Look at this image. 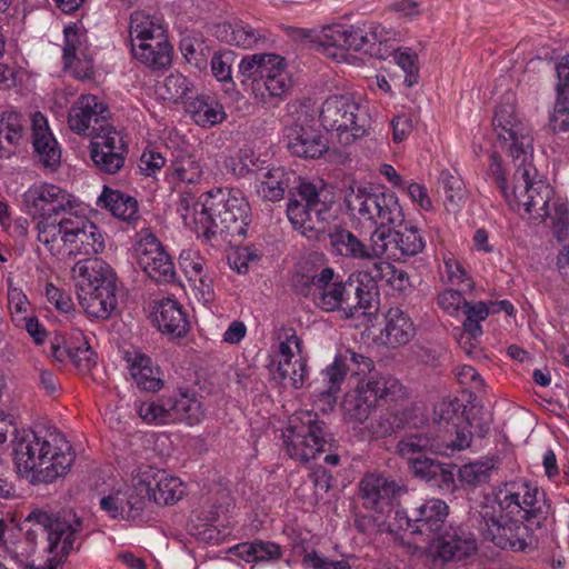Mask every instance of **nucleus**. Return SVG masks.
Here are the masks:
<instances>
[{
	"mask_svg": "<svg viewBox=\"0 0 569 569\" xmlns=\"http://www.w3.org/2000/svg\"><path fill=\"white\" fill-rule=\"evenodd\" d=\"M470 520L486 540L511 551H525L535 543V530L547 531L556 522L551 499L526 479L507 481L493 497L485 496L471 508Z\"/></svg>",
	"mask_w": 569,
	"mask_h": 569,
	"instance_id": "f257e3e1",
	"label": "nucleus"
},
{
	"mask_svg": "<svg viewBox=\"0 0 569 569\" xmlns=\"http://www.w3.org/2000/svg\"><path fill=\"white\" fill-rule=\"evenodd\" d=\"M492 127L499 144L512 158L516 169L512 188L509 191L501 161L496 153H492L490 156L489 173L495 184L511 206L515 207L520 203L526 206V210L542 214L540 210H542L541 207L547 203L548 197L551 194V187L538 174L531 162L533 138L529 124L518 117L512 103L505 102L496 107ZM543 214L546 213L543 212Z\"/></svg>",
	"mask_w": 569,
	"mask_h": 569,
	"instance_id": "f03ea898",
	"label": "nucleus"
},
{
	"mask_svg": "<svg viewBox=\"0 0 569 569\" xmlns=\"http://www.w3.org/2000/svg\"><path fill=\"white\" fill-rule=\"evenodd\" d=\"M297 199L288 202L287 214L293 228L309 239H319L328 232L331 248L340 256L358 259L372 260L379 257L373 251V242L367 247L351 231L329 227L332 213L330 200L323 186L309 181H301L297 188Z\"/></svg>",
	"mask_w": 569,
	"mask_h": 569,
	"instance_id": "7ed1b4c3",
	"label": "nucleus"
},
{
	"mask_svg": "<svg viewBox=\"0 0 569 569\" xmlns=\"http://www.w3.org/2000/svg\"><path fill=\"white\" fill-rule=\"evenodd\" d=\"M13 462L33 482L51 483L67 473L74 461L69 441L57 430L17 431L12 440Z\"/></svg>",
	"mask_w": 569,
	"mask_h": 569,
	"instance_id": "20e7f679",
	"label": "nucleus"
},
{
	"mask_svg": "<svg viewBox=\"0 0 569 569\" xmlns=\"http://www.w3.org/2000/svg\"><path fill=\"white\" fill-rule=\"evenodd\" d=\"M202 197L200 222L207 240L220 236L232 242L237 237L246 236L251 209L240 190L214 188Z\"/></svg>",
	"mask_w": 569,
	"mask_h": 569,
	"instance_id": "39448f33",
	"label": "nucleus"
},
{
	"mask_svg": "<svg viewBox=\"0 0 569 569\" xmlns=\"http://www.w3.org/2000/svg\"><path fill=\"white\" fill-rule=\"evenodd\" d=\"M60 223L50 222L43 228L41 242L59 259L77 256H96L104 250V236L97 224L74 210Z\"/></svg>",
	"mask_w": 569,
	"mask_h": 569,
	"instance_id": "423d86ee",
	"label": "nucleus"
},
{
	"mask_svg": "<svg viewBox=\"0 0 569 569\" xmlns=\"http://www.w3.org/2000/svg\"><path fill=\"white\" fill-rule=\"evenodd\" d=\"M345 203L348 212L359 221L387 229L403 221L402 208L395 192L372 186L350 187Z\"/></svg>",
	"mask_w": 569,
	"mask_h": 569,
	"instance_id": "0eeeda50",
	"label": "nucleus"
},
{
	"mask_svg": "<svg viewBox=\"0 0 569 569\" xmlns=\"http://www.w3.org/2000/svg\"><path fill=\"white\" fill-rule=\"evenodd\" d=\"M319 120L327 131L336 132L341 146H350L363 138L370 127L367 110L351 93L328 97L321 106Z\"/></svg>",
	"mask_w": 569,
	"mask_h": 569,
	"instance_id": "6e6552de",
	"label": "nucleus"
},
{
	"mask_svg": "<svg viewBox=\"0 0 569 569\" xmlns=\"http://www.w3.org/2000/svg\"><path fill=\"white\" fill-rule=\"evenodd\" d=\"M239 72L251 80L254 98L267 103L272 98H282L291 87L284 59L274 53H254L246 56L239 63Z\"/></svg>",
	"mask_w": 569,
	"mask_h": 569,
	"instance_id": "1a4fd4ad",
	"label": "nucleus"
},
{
	"mask_svg": "<svg viewBox=\"0 0 569 569\" xmlns=\"http://www.w3.org/2000/svg\"><path fill=\"white\" fill-rule=\"evenodd\" d=\"M330 432L317 413L311 411L297 412L290 420L283 443L288 455L300 462H308L326 451L330 446Z\"/></svg>",
	"mask_w": 569,
	"mask_h": 569,
	"instance_id": "9d476101",
	"label": "nucleus"
},
{
	"mask_svg": "<svg viewBox=\"0 0 569 569\" xmlns=\"http://www.w3.org/2000/svg\"><path fill=\"white\" fill-rule=\"evenodd\" d=\"M27 210L38 216L36 229L38 240L42 239L43 228L50 222H59L74 210L76 199L57 184L41 182L29 187L22 194Z\"/></svg>",
	"mask_w": 569,
	"mask_h": 569,
	"instance_id": "9b49d317",
	"label": "nucleus"
},
{
	"mask_svg": "<svg viewBox=\"0 0 569 569\" xmlns=\"http://www.w3.org/2000/svg\"><path fill=\"white\" fill-rule=\"evenodd\" d=\"M31 518L42 526H51L46 547L50 557L41 566H36L32 561L24 569H59L74 549V542L82 531V519L72 511L64 512L61 516H46L37 512Z\"/></svg>",
	"mask_w": 569,
	"mask_h": 569,
	"instance_id": "f8f14e48",
	"label": "nucleus"
},
{
	"mask_svg": "<svg viewBox=\"0 0 569 569\" xmlns=\"http://www.w3.org/2000/svg\"><path fill=\"white\" fill-rule=\"evenodd\" d=\"M382 31L380 26H371L368 31L347 24L326 26L317 34V48L327 57L339 59L347 50L367 51L368 44L382 40Z\"/></svg>",
	"mask_w": 569,
	"mask_h": 569,
	"instance_id": "ddd939ff",
	"label": "nucleus"
},
{
	"mask_svg": "<svg viewBox=\"0 0 569 569\" xmlns=\"http://www.w3.org/2000/svg\"><path fill=\"white\" fill-rule=\"evenodd\" d=\"M478 543L475 533L465 525L446 526L429 542L426 553L435 562H459L475 556Z\"/></svg>",
	"mask_w": 569,
	"mask_h": 569,
	"instance_id": "4468645a",
	"label": "nucleus"
},
{
	"mask_svg": "<svg viewBox=\"0 0 569 569\" xmlns=\"http://www.w3.org/2000/svg\"><path fill=\"white\" fill-rule=\"evenodd\" d=\"M43 513L46 516H61L63 512H48L42 509H33L24 520V523H32V526L28 529H23L22 527L12 530L7 537L3 533H0V540L2 542V547L4 552L13 560L21 569L28 567L33 560L32 556L34 555L39 538L47 533V538L51 531V526H42L37 522L36 519H32L31 516L33 513Z\"/></svg>",
	"mask_w": 569,
	"mask_h": 569,
	"instance_id": "2eb2a0df",
	"label": "nucleus"
},
{
	"mask_svg": "<svg viewBox=\"0 0 569 569\" xmlns=\"http://www.w3.org/2000/svg\"><path fill=\"white\" fill-rule=\"evenodd\" d=\"M110 110L94 94H82L71 106L68 113L69 128L83 137L93 139L108 129H114L109 124Z\"/></svg>",
	"mask_w": 569,
	"mask_h": 569,
	"instance_id": "dca6fc26",
	"label": "nucleus"
},
{
	"mask_svg": "<svg viewBox=\"0 0 569 569\" xmlns=\"http://www.w3.org/2000/svg\"><path fill=\"white\" fill-rule=\"evenodd\" d=\"M134 252L138 266L150 279L158 283L174 280L176 268L172 258L153 233L142 231Z\"/></svg>",
	"mask_w": 569,
	"mask_h": 569,
	"instance_id": "f3484780",
	"label": "nucleus"
},
{
	"mask_svg": "<svg viewBox=\"0 0 569 569\" xmlns=\"http://www.w3.org/2000/svg\"><path fill=\"white\" fill-rule=\"evenodd\" d=\"M132 481L147 489V503L152 498L157 505H173L183 495V485L179 478L148 465L132 471Z\"/></svg>",
	"mask_w": 569,
	"mask_h": 569,
	"instance_id": "a211bd4d",
	"label": "nucleus"
},
{
	"mask_svg": "<svg viewBox=\"0 0 569 569\" xmlns=\"http://www.w3.org/2000/svg\"><path fill=\"white\" fill-rule=\"evenodd\" d=\"M407 492L398 481L377 473H366L359 482V495L366 509L390 517L393 499Z\"/></svg>",
	"mask_w": 569,
	"mask_h": 569,
	"instance_id": "6ab92c4d",
	"label": "nucleus"
},
{
	"mask_svg": "<svg viewBox=\"0 0 569 569\" xmlns=\"http://www.w3.org/2000/svg\"><path fill=\"white\" fill-rule=\"evenodd\" d=\"M63 66L71 74L80 80L93 76V59L87 31L77 24L68 26L63 30Z\"/></svg>",
	"mask_w": 569,
	"mask_h": 569,
	"instance_id": "aec40b11",
	"label": "nucleus"
},
{
	"mask_svg": "<svg viewBox=\"0 0 569 569\" xmlns=\"http://www.w3.org/2000/svg\"><path fill=\"white\" fill-rule=\"evenodd\" d=\"M128 147L119 131L108 129L90 141V157L104 173L114 174L124 164Z\"/></svg>",
	"mask_w": 569,
	"mask_h": 569,
	"instance_id": "412c9836",
	"label": "nucleus"
},
{
	"mask_svg": "<svg viewBox=\"0 0 569 569\" xmlns=\"http://www.w3.org/2000/svg\"><path fill=\"white\" fill-rule=\"evenodd\" d=\"M333 270L323 268L319 273L312 276L299 289L305 296H312L315 305L325 311H336L341 307L346 281H332Z\"/></svg>",
	"mask_w": 569,
	"mask_h": 569,
	"instance_id": "4be33fe9",
	"label": "nucleus"
},
{
	"mask_svg": "<svg viewBox=\"0 0 569 569\" xmlns=\"http://www.w3.org/2000/svg\"><path fill=\"white\" fill-rule=\"evenodd\" d=\"M449 506L441 499L431 498L409 510L407 525L413 527L411 535L437 536L446 526Z\"/></svg>",
	"mask_w": 569,
	"mask_h": 569,
	"instance_id": "5701e85b",
	"label": "nucleus"
},
{
	"mask_svg": "<svg viewBox=\"0 0 569 569\" xmlns=\"http://www.w3.org/2000/svg\"><path fill=\"white\" fill-rule=\"evenodd\" d=\"M377 302L378 289L368 283L367 279L361 278L359 271H357L347 279V287L339 310L347 318H352L357 315L371 313Z\"/></svg>",
	"mask_w": 569,
	"mask_h": 569,
	"instance_id": "b1692460",
	"label": "nucleus"
},
{
	"mask_svg": "<svg viewBox=\"0 0 569 569\" xmlns=\"http://www.w3.org/2000/svg\"><path fill=\"white\" fill-rule=\"evenodd\" d=\"M373 241V251L382 256L393 244L402 256H416L420 253L425 246V239L417 227H406L401 231L377 228L371 234Z\"/></svg>",
	"mask_w": 569,
	"mask_h": 569,
	"instance_id": "393cba45",
	"label": "nucleus"
},
{
	"mask_svg": "<svg viewBox=\"0 0 569 569\" xmlns=\"http://www.w3.org/2000/svg\"><path fill=\"white\" fill-rule=\"evenodd\" d=\"M72 274L78 280V290H84L88 287L118 290L116 272L101 259L79 260L72 268Z\"/></svg>",
	"mask_w": 569,
	"mask_h": 569,
	"instance_id": "a878e982",
	"label": "nucleus"
},
{
	"mask_svg": "<svg viewBox=\"0 0 569 569\" xmlns=\"http://www.w3.org/2000/svg\"><path fill=\"white\" fill-rule=\"evenodd\" d=\"M32 144L39 162L51 171H56L61 162V149L48 127L46 117L34 112L31 118Z\"/></svg>",
	"mask_w": 569,
	"mask_h": 569,
	"instance_id": "bb28decb",
	"label": "nucleus"
},
{
	"mask_svg": "<svg viewBox=\"0 0 569 569\" xmlns=\"http://www.w3.org/2000/svg\"><path fill=\"white\" fill-rule=\"evenodd\" d=\"M124 358L130 375L139 389L157 392L163 387L161 370L153 365L150 357L138 351H127Z\"/></svg>",
	"mask_w": 569,
	"mask_h": 569,
	"instance_id": "cd10ccee",
	"label": "nucleus"
},
{
	"mask_svg": "<svg viewBox=\"0 0 569 569\" xmlns=\"http://www.w3.org/2000/svg\"><path fill=\"white\" fill-rule=\"evenodd\" d=\"M553 197V189L551 188V194L548 197L547 203L541 207L542 210L540 212H545L546 214H538L537 212H531L526 210V206L523 204H516L515 207L511 206L509 201H506L509 208L513 211H517L521 217H527L528 219L542 222L547 218L551 220V228L553 231V234L558 240H565L569 237V211L568 207L559 201H555L550 206V201Z\"/></svg>",
	"mask_w": 569,
	"mask_h": 569,
	"instance_id": "c85d7f7f",
	"label": "nucleus"
},
{
	"mask_svg": "<svg viewBox=\"0 0 569 569\" xmlns=\"http://www.w3.org/2000/svg\"><path fill=\"white\" fill-rule=\"evenodd\" d=\"M289 151L300 158H319L328 150L325 136L312 127H296L288 133Z\"/></svg>",
	"mask_w": 569,
	"mask_h": 569,
	"instance_id": "c756f323",
	"label": "nucleus"
},
{
	"mask_svg": "<svg viewBox=\"0 0 569 569\" xmlns=\"http://www.w3.org/2000/svg\"><path fill=\"white\" fill-rule=\"evenodd\" d=\"M153 320L158 329L171 338L184 337L188 332L189 322L180 303L167 298L154 306Z\"/></svg>",
	"mask_w": 569,
	"mask_h": 569,
	"instance_id": "7c9ffc66",
	"label": "nucleus"
},
{
	"mask_svg": "<svg viewBox=\"0 0 569 569\" xmlns=\"http://www.w3.org/2000/svg\"><path fill=\"white\" fill-rule=\"evenodd\" d=\"M359 276L367 279L368 283L375 286L376 289L378 283H385L399 292H406L411 287L406 271L382 260H370L365 269L359 270Z\"/></svg>",
	"mask_w": 569,
	"mask_h": 569,
	"instance_id": "2f4dec72",
	"label": "nucleus"
},
{
	"mask_svg": "<svg viewBox=\"0 0 569 569\" xmlns=\"http://www.w3.org/2000/svg\"><path fill=\"white\" fill-rule=\"evenodd\" d=\"M172 420L186 422L189 426L199 425L206 417L203 403L197 392L180 389L171 395Z\"/></svg>",
	"mask_w": 569,
	"mask_h": 569,
	"instance_id": "473e14b6",
	"label": "nucleus"
},
{
	"mask_svg": "<svg viewBox=\"0 0 569 569\" xmlns=\"http://www.w3.org/2000/svg\"><path fill=\"white\" fill-rule=\"evenodd\" d=\"M357 387L368 396L369 402H373L377 406L381 400L395 401L403 396L402 385L390 375L373 373L367 379L359 381Z\"/></svg>",
	"mask_w": 569,
	"mask_h": 569,
	"instance_id": "72a5a7b5",
	"label": "nucleus"
},
{
	"mask_svg": "<svg viewBox=\"0 0 569 569\" xmlns=\"http://www.w3.org/2000/svg\"><path fill=\"white\" fill-rule=\"evenodd\" d=\"M79 303L88 316L108 319L117 308V290L84 288L78 290Z\"/></svg>",
	"mask_w": 569,
	"mask_h": 569,
	"instance_id": "f704fd0d",
	"label": "nucleus"
},
{
	"mask_svg": "<svg viewBox=\"0 0 569 569\" xmlns=\"http://www.w3.org/2000/svg\"><path fill=\"white\" fill-rule=\"evenodd\" d=\"M133 57L151 69L166 68L171 63V46L167 37L161 40L131 43Z\"/></svg>",
	"mask_w": 569,
	"mask_h": 569,
	"instance_id": "c9c22d12",
	"label": "nucleus"
},
{
	"mask_svg": "<svg viewBox=\"0 0 569 569\" xmlns=\"http://www.w3.org/2000/svg\"><path fill=\"white\" fill-rule=\"evenodd\" d=\"M52 355L59 361L68 357L82 371L90 370L96 363V353L81 332L73 335L71 340L66 342L63 347L53 346Z\"/></svg>",
	"mask_w": 569,
	"mask_h": 569,
	"instance_id": "e433bc0d",
	"label": "nucleus"
},
{
	"mask_svg": "<svg viewBox=\"0 0 569 569\" xmlns=\"http://www.w3.org/2000/svg\"><path fill=\"white\" fill-rule=\"evenodd\" d=\"M26 133L22 116L14 111L0 117V159L10 158L20 146Z\"/></svg>",
	"mask_w": 569,
	"mask_h": 569,
	"instance_id": "4c0bfd02",
	"label": "nucleus"
},
{
	"mask_svg": "<svg viewBox=\"0 0 569 569\" xmlns=\"http://www.w3.org/2000/svg\"><path fill=\"white\" fill-rule=\"evenodd\" d=\"M187 111L192 120L203 128L222 122L226 112L222 104L212 96L199 94L187 103Z\"/></svg>",
	"mask_w": 569,
	"mask_h": 569,
	"instance_id": "58836bf2",
	"label": "nucleus"
},
{
	"mask_svg": "<svg viewBox=\"0 0 569 569\" xmlns=\"http://www.w3.org/2000/svg\"><path fill=\"white\" fill-rule=\"evenodd\" d=\"M97 204L100 208L108 209L112 216L123 221L138 219V201L136 198L107 186L103 187L101 194L98 197Z\"/></svg>",
	"mask_w": 569,
	"mask_h": 569,
	"instance_id": "ea45409f",
	"label": "nucleus"
},
{
	"mask_svg": "<svg viewBox=\"0 0 569 569\" xmlns=\"http://www.w3.org/2000/svg\"><path fill=\"white\" fill-rule=\"evenodd\" d=\"M349 366H346L343 358L339 355L336 356L333 362L327 366L320 373L321 379L318 383L321 386L317 387L318 396L320 400H323L329 406L336 402V396L341 389V383L345 381Z\"/></svg>",
	"mask_w": 569,
	"mask_h": 569,
	"instance_id": "a19ab883",
	"label": "nucleus"
},
{
	"mask_svg": "<svg viewBox=\"0 0 569 569\" xmlns=\"http://www.w3.org/2000/svg\"><path fill=\"white\" fill-rule=\"evenodd\" d=\"M386 343L390 347L407 345L415 336L411 319L398 307L390 308L386 313Z\"/></svg>",
	"mask_w": 569,
	"mask_h": 569,
	"instance_id": "79ce46f5",
	"label": "nucleus"
},
{
	"mask_svg": "<svg viewBox=\"0 0 569 569\" xmlns=\"http://www.w3.org/2000/svg\"><path fill=\"white\" fill-rule=\"evenodd\" d=\"M443 446L437 442V436H430L423 432H415L403 436L396 447L397 453L407 459L409 465L421 457L427 451L439 455L443 452Z\"/></svg>",
	"mask_w": 569,
	"mask_h": 569,
	"instance_id": "37998d69",
	"label": "nucleus"
},
{
	"mask_svg": "<svg viewBox=\"0 0 569 569\" xmlns=\"http://www.w3.org/2000/svg\"><path fill=\"white\" fill-rule=\"evenodd\" d=\"M439 186L445 196L446 210L451 213L459 212L469 196L462 178L456 171L446 169L440 172Z\"/></svg>",
	"mask_w": 569,
	"mask_h": 569,
	"instance_id": "c03bdc74",
	"label": "nucleus"
},
{
	"mask_svg": "<svg viewBox=\"0 0 569 569\" xmlns=\"http://www.w3.org/2000/svg\"><path fill=\"white\" fill-rule=\"evenodd\" d=\"M259 184L257 186L258 194L268 201H279L283 198L286 190L289 188L290 177L283 168H271L260 170L257 174Z\"/></svg>",
	"mask_w": 569,
	"mask_h": 569,
	"instance_id": "a18cd8bd",
	"label": "nucleus"
},
{
	"mask_svg": "<svg viewBox=\"0 0 569 569\" xmlns=\"http://www.w3.org/2000/svg\"><path fill=\"white\" fill-rule=\"evenodd\" d=\"M129 34L131 43L149 40L159 41L161 38L167 37L161 20L143 11L131 13Z\"/></svg>",
	"mask_w": 569,
	"mask_h": 569,
	"instance_id": "49530a36",
	"label": "nucleus"
},
{
	"mask_svg": "<svg viewBox=\"0 0 569 569\" xmlns=\"http://www.w3.org/2000/svg\"><path fill=\"white\" fill-rule=\"evenodd\" d=\"M216 34L229 44L243 49H251L264 39L259 30L242 22L219 24L216 28Z\"/></svg>",
	"mask_w": 569,
	"mask_h": 569,
	"instance_id": "de8ad7c7",
	"label": "nucleus"
},
{
	"mask_svg": "<svg viewBox=\"0 0 569 569\" xmlns=\"http://www.w3.org/2000/svg\"><path fill=\"white\" fill-rule=\"evenodd\" d=\"M118 496L119 507H123V513L129 521H134L143 516L147 508V489L132 481V486L113 492Z\"/></svg>",
	"mask_w": 569,
	"mask_h": 569,
	"instance_id": "09e8293b",
	"label": "nucleus"
},
{
	"mask_svg": "<svg viewBox=\"0 0 569 569\" xmlns=\"http://www.w3.org/2000/svg\"><path fill=\"white\" fill-rule=\"evenodd\" d=\"M171 395L162 396L157 399H149L136 403V410L139 417L148 425H166L173 422Z\"/></svg>",
	"mask_w": 569,
	"mask_h": 569,
	"instance_id": "8fccbe9b",
	"label": "nucleus"
},
{
	"mask_svg": "<svg viewBox=\"0 0 569 569\" xmlns=\"http://www.w3.org/2000/svg\"><path fill=\"white\" fill-rule=\"evenodd\" d=\"M169 171L171 177L180 182L198 183L202 178V167L199 160L182 150L172 153Z\"/></svg>",
	"mask_w": 569,
	"mask_h": 569,
	"instance_id": "3c124183",
	"label": "nucleus"
},
{
	"mask_svg": "<svg viewBox=\"0 0 569 569\" xmlns=\"http://www.w3.org/2000/svg\"><path fill=\"white\" fill-rule=\"evenodd\" d=\"M472 441V432L468 429V427L459 426V423H453L452 427L447 428L443 435L437 436V442L443 446V452H439V455L450 456L455 451H460L470 447Z\"/></svg>",
	"mask_w": 569,
	"mask_h": 569,
	"instance_id": "603ef678",
	"label": "nucleus"
},
{
	"mask_svg": "<svg viewBox=\"0 0 569 569\" xmlns=\"http://www.w3.org/2000/svg\"><path fill=\"white\" fill-rule=\"evenodd\" d=\"M276 373L286 385L299 389L303 387L308 376L307 360L301 356L289 362L287 360H278Z\"/></svg>",
	"mask_w": 569,
	"mask_h": 569,
	"instance_id": "864d4df0",
	"label": "nucleus"
},
{
	"mask_svg": "<svg viewBox=\"0 0 569 569\" xmlns=\"http://www.w3.org/2000/svg\"><path fill=\"white\" fill-rule=\"evenodd\" d=\"M203 197L201 201L196 199V196L191 191H183L180 194L177 210L186 226L192 228L197 233L203 236V226L200 222V210Z\"/></svg>",
	"mask_w": 569,
	"mask_h": 569,
	"instance_id": "5fc2aeb1",
	"label": "nucleus"
},
{
	"mask_svg": "<svg viewBox=\"0 0 569 569\" xmlns=\"http://www.w3.org/2000/svg\"><path fill=\"white\" fill-rule=\"evenodd\" d=\"M462 311L466 319L462 323V329L467 331L465 337H481L482 327L481 322L487 319L490 313V307L487 302H466Z\"/></svg>",
	"mask_w": 569,
	"mask_h": 569,
	"instance_id": "6e6d98bb",
	"label": "nucleus"
},
{
	"mask_svg": "<svg viewBox=\"0 0 569 569\" xmlns=\"http://www.w3.org/2000/svg\"><path fill=\"white\" fill-rule=\"evenodd\" d=\"M493 465L488 461H475L460 467L458 477L463 486L476 487L490 479Z\"/></svg>",
	"mask_w": 569,
	"mask_h": 569,
	"instance_id": "4d7b16f0",
	"label": "nucleus"
},
{
	"mask_svg": "<svg viewBox=\"0 0 569 569\" xmlns=\"http://www.w3.org/2000/svg\"><path fill=\"white\" fill-rule=\"evenodd\" d=\"M393 61L405 72V83L412 87L419 80V66L417 53L411 48H398L392 52Z\"/></svg>",
	"mask_w": 569,
	"mask_h": 569,
	"instance_id": "13d9d810",
	"label": "nucleus"
},
{
	"mask_svg": "<svg viewBox=\"0 0 569 569\" xmlns=\"http://www.w3.org/2000/svg\"><path fill=\"white\" fill-rule=\"evenodd\" d=\"M376 407L377 405L369 402L368 396L361 392L358 387L355 395L345 401V409L349 419L359 423L365 422Z\"/></svg>",
	"mask_w": 569,
	"mask_h": 569,
	"instance_id": "bf43d9fd",
	"label": "nucleus"
},
{
	"mask_svg": "<svg viewBox=\"0 0 569 569\" xmlns=\"http://www.w3.org/2000/svg\"><path fill=\"white\" fill-rule=\"evenodd\" d=\"M0 226L13 239H23L28 234L29 220L24 217L11 218L7 202L0 201Z\"/></svg>",
	"mask_w": 569,
	"mask_h": 569,
	"instance_id": "052dcab7",
	"label": "nucleus"
},
{
	"mask_svg": "<svg viewBox=\"0 0 569 569\" xmlns=\"http://www.w3.org/2000/svg\"><path fill=\"white\" fill-rule=\"evenodd\" d=\"M29 301L23 291L13 287L12 281L8 280V308L11 312L12 321L20 326L29 310Z\"/></svg>",
	"mask_w": 569,
	"mask_h": 569,
	"instance_id": "680f3d73",
	"label": "nucleus"
},
{
	"mask_svg": "<svg viewBox=\"0 0 569 569\" xmlns=\"http://www.w3.org/2000/svg\"><path fill=\"white\" fill-rule=\"evenodd\" d=\"M184 59L194 67L202 69L207 66L203 42L198 38L186 37L180 42ZM208 51V48H206Z\"/></svg>",
	"mask_w": 569,
	"mask_h": 569,
	"instance_id": "e2e57ef3",
	"label": "nucleus"
},
{
	"mask_svg": "<svg viewBox=\"0 0 569 569\" xmlns=\"http://www.w3.org/2000/svg\"><path fill=\"white\" fill-rule=\"evenodd\" d=\"M163 88L168 99L178 101L190 91L191 82L181 73H170L163 81Z\"/></svg>",
	"mask_w": 569,
	"mask_h": 569,
	"instance_id": "0e129e2a",
	"label": "nucleus"
},
{
	"mask_svg": "<svg viewBox=\"0 0 569 569\" xmlns=\"http://www.w3.org/2000/svg\"><path fill=\"white\" fill-rule=\"evenodd\" d=\"M280 339L279 360H287L289 362L295 358L296 353L300 356L302 341L293 329H283Z\"/></svg>",
	"mask_w": 569,
	"mask_h": 569,
	"instance_id": "69168bd1",
	"label": "nucleus"
},
{
	"mask_svg": "<svg viewBox=\"0 0 569 569\" xmlns=\"http://www.w3.org/2000/svg\"><path fill=\"white\" fill-rule=\"evenodd\" d=\"M233 53L231 51L214 52L210 66L212 76L218 81H231V64Z\"/></svg>",
	"mask_w": 569,
	"mask_h": 569,
	"instance_id": "338daca9",
	"label": "nucleus"
},
{
	"mask_svg": "<svg viewBox=\"0 0 569 569\" xmlns=\"http://www.w3.org/2000/svg\"><path fill=\"white\" fill-rule=\"evenodd\" d=\"M549 126L555 132L569 131V99L556 98L553 111L549 118Z\"/></svg>",
	"mask_w": 569,
	"mask_h": 569,
	"instance_id": "774afa93",
	"label": "nucleus"
}]
</instances>
